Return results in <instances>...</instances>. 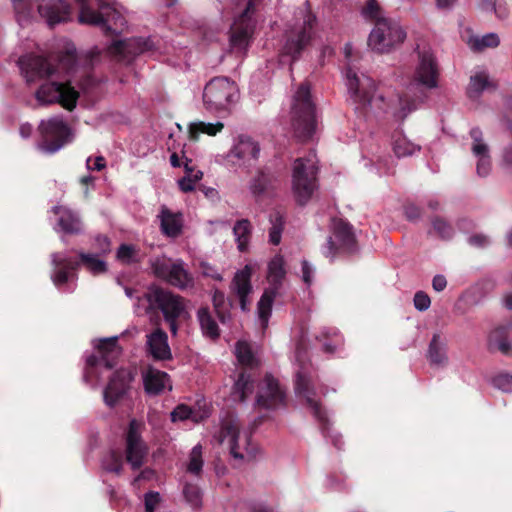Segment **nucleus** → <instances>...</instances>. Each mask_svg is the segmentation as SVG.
Listing matches in <instances>:
<instances>
[{
  "instance_id": "nucleus-1",
  "label": "nucleus",
  "mask_w": 512,
  "mask_h": 512,
  "mask_svg": "<svg viewBox=\"0 0 512 512\" xmlns=\"http://www.w3.org/2000/svg\"><path fill=\"white\" fill-rule=\"evenodd\" d=\"M18 22L24 23L43 19L48 26L67 22L71 17V8L64 0H11Z\"/></svg>"
},
{
  "instance_id": "nucleus-2",
  "label": "nucleus",
  "mask_w": 512,
  "mask_h": 512,
  "mask_svg": "<svg viewBox=\"0 0 512 512\" xmlns=\"http://www.w3.org/2000/svg\"><path fill=\"white\" fill-rule=\"evenodd\" d=\"M345 83L357 111L366 115L385 109L384 96L377 91L374 80L357 72L350 63L345 70Z\"/></svg>"
},
{
  "instance_id": "nucleus-3",
  "label": "nucleus",
  "mask_w": 512,
  "mask_h": 512,
  "mask_svg": "<svg viewBox=\"0 0 512 512\" xmlns=\"http://www.w3.org/2000/svg\"><path fill=\"white\" fill-rule=\"evenodd\" d=\"M137 307L143 308L145 313L161 310L173 335H176L178 330L176 320L185 313L183 298L158 286H150L143 296L138 298Z\"/></svg>"
},
{
  "instance_id": "nucleus-4",
  "label": "nucleus",
  "mask_w": 512,
  "mask_h": 512,
  "mask_svg": "<svg viewBox=\"0 0 512 512\" xmlns=\"http://www.w3.org/2000/svg\"><path fill=\"white\" fill-rule=\"evenodd\" d=\"M80 4L78 21L100 27L105 33L120 32L126 21L114 4L106 0H76Z\"/></svg>"
},
{
  "instance_id": "nucleus-5",
  "label": "nucleus",
  "mask_w": 512,
  "mask_h": 512,
  "mask_svg": "<svg viewBox=\"0 0 512 512\" xmlns=\"http://www.w3.org/2000/svg\"><path fill=\"white\" fill-rule=\"evenodd\" d=\"M263 0H238L235 7V19L231 26L230 46L233 52L244 54L249 47L255 28V13Z\"/></svg>"
},
{
  "instance_id": "nucleus-6",
  "label": "nucleus",
  "mask_w": 512,
  "mask_h": 512,
  "mask_svg": "<svg viewBox=\"0 0 512 512\" xmlns=\"http://www.w3.org/2000/svg\"><path fill=\"white\" fill-rule=\"evenodd\" d=\"M290 122L294 136L301 141L311 138L315 132V105L307 84H301L293 96Z\"/></svg>"
},
{
  "instance_id": "nucleus-7",
  "label": "nucleus",
  "mask_w": 512,
  "mask_h": 512,
  "mask_svg": "<svg viewBox=\"0 0 512 512\" xmlns=\"http://www.w3.org/2000/svg\"><path fill=\"white\" fill-rule=\"evenodd\" d=\"M318 160L314 151L297 158L292 169V192L296 202L306 204L317 189Z\"/></svg>"
},
{
  "instance_id": "nucleus-8",
  "label": "nucleus",
  "mask_w": 512,
  "mask_h": 512,
  "mask_svg": "<svg viewBox=\"0 0 512 512\" xmlns=\"http://www.w3.org/2000/svg\"><path fill=\"white\" fill-rule=\"evenodd\" d=\"M75 61V55L73 53H67L61 58L59 68L55 69L44 57L25 55L19 58L18 64L26 81L32 83L43 78L52 77L54 74L59 73L60 68L70 72L73 69Z\"/></svg>"
},
{
  "instance_id": "nucleus-9",
  "label": "nucleus",
  "mask_w": 512,
  "mask_h": 512,
  "mask_svg": "<svg viewBox=\"0 0 512 512\" xmlns=\"http://www.w3.org/2000/svg\"><path fill=\"white\" fill-rule=\"evenodd\" d=\"M285 275L284 259L281 255H276L268 263L267 281L269 287L265 289L257 305V314L262 328H266L268 325L273 301Z\"/></svg>"
},
{
  "instance_id": "nucleus-10",
  "label": "nucleus",
  "mask_w": 512,
  "mask_h": 512,
  "mask_svg": "<svg viewBox=\"0 0 512 512\" xmlns=\"http://www.w3.org/2000/svg\"><path fill=\"white\" fill-rule=\"evenodd\" d=\"M406 33L398 22L383 18L378 20L368 37V46L376 52H389L404 42Z\"/></svg>"
},
{
  "instance_id": "nucleus-11",
  "label": "nucleus",
  "mask_w": 512,
  "mask_h": 512,
  "mask_svg": "<svg viewBox=\"0 0 512 512\" xmlns=\"http://www.w3.org/2000/svg\"><path fill=\"white\" fill-rule=\"evenodd\" d=\"M238 88L236 84L227 77H215L205 86L203 102L207 110L221 111L237 100Z\"/></svg>"
},
{
  "instance_id": "nucleus-12",
  "label": "nucleus",
  "mask_w": 512,
  "mask_h": 512,
  "mask_svg": "<svg viewBox=\"0 0 512 512\" xmlns=\"http://www.w3.org/2000/svg\"><path fill=\"white\" fill-rule=\"evenodd\" d=\"M117 340V337H110L97 341L95 347L99 355H91L87 358L84 374L86 382L91 383L92 378L97 376L101 368L110 370L116 365V360L121 354V348Z\"/></svg>"
},
{
  "instance_id": "nucleus-13",
  "label": "nucleus",
  "mask_w": 512,
  "mask_h": 512,
  "mask_svg": "<svg viewBox=\"0 0 512 512\" xmlns=\"http://www.w3.org/2000/svg\"><path fill=\"white\" fill-rule=\"evenodd\" d=\"M38 130L41 135L38 148L45 153L53 154L59 151L70 140L71 130L62 117L42 120Z\"/></svg>"
},
{
  "instance_id": "nucleus-14",
  "label": "nucleus",
  "mask_w": 512,
  "mask_h": 512,
  "mask_svg": "<svg viewBox=\"0 0 512 512\" xmlns=\"http://www.w3.org/2000/svg\"><path fill=\"white\" fill-rule=\"evenodd\" d=\"M240 424L233 415H227L221 421L219 431L214 435L220 444L226 443L231 455L236 459H250L254 457V448L250 447L248 438H245L243 445L239 444Z\"/></svg>"
},
{
  "instance_id": "nucleus-15",
  "label": "nucleus",
  "mask_w": 512,
  "mask_h": 512,
  "mask_svg": "<svg viewBox=\"0 0 512 512\" xmlns=\"http://www.w3.org/2000/svg\"><path fill=\"white\" fill-rule=\"evenodd\" d=\"M152 273L169 284L185 289L193 285L192 275L185 269L182 260L172 261L164 256L150 259Z\"/></svg>"
},
{
  "instance_id": "nucleus-16",
  "label": "nucleus",
  "mask_w": 512,
  "mask_h": 512,
  "mask_svg": "<svg viewBox=\"0 0 512 512\" xmlns=\"http://www.w3.org/2000/svg\"><path fill=\"white\" fill-rule=\"evenodd\" d=\"M35 97L41 105L59 103L71 111L76 106L78 92L70 85V80L50 81L40 86Z\"/></svg>"
},
{
  "instance_id": "nucleus-17",
  "label": "nucleus",
  "mask_w": 512,
  "mask_h": 512,
  "mask_svg": "<svg viewBox=\"0 0 512 512\" xmlns=\"http://www.w3.org/2000/svg\"><path fill=\"white\" fill-rule=\"evenodd\" d=\"M295 393L303 398L306 405L313 412L314 417L321 423H327V417L323 411L320 402L316 398L315 380L308 366H301L296 372L294 381Z\"/></svg>"
},
{
  "instance_id": "nucleus-18",
  "label": "nucleus",
  "mask_w": 512,
  "mask_h": 512,
  "mask_svg": "<svg viewBox=\"0 0 512 512\" xmlns=\"http://www.w3.org/2000/svg\"><path fill=\"white\" fill-rule=\"evenodd\" d=\"M142 424L133 419L126 434V461L132 469H139L144 464L148 447L141 437Z\"/></svg>"
},
{
  "instance_id": "nucleus-19",
  "label": "nucleus",
  "mask_w": 512,
  "mask_h": 512,
  "mask_svg": "<svg viewBox=\"0 0 512 512\" xmlns=\"http://www.w3.org/2000/svg\"><path fill=\"white\" fill-rule=\"evenodd\" d=\"M155 47L152 39L131 38L115 41L107 47V53L118 61H131L135 56L151 51Z\"/></svg>"
},
{
  "instance_id": "nucleus-20",
  "label": "nucleus",
  "mask_w": 512,
  "mask_h": 512,
  "mask_svg": "<svg viewBox=\"0 0 512 512\" xmlns=\"http://www.w3.org/2000/svg\"><path fill=\"white\" fill-rule=\"evenodd\" d=\"M334 238L339 243V247L335 244L333 238L329 237L326 244L322 247V254L326 258L334 259L339 249L348 253L356 250L355 236L352 227L348 223L340 220L334 224Z\"/></svg>"
},
{
  "instance_id": "nucleus-21",
  "label": "nucleus",
  "mask_w": 512,
  "mask_h": 512,
  "mask_svg": "<svg viewBox=\"0 0 512 512\" xmlns=\"http://www.w3.org/2000/svg\"><path fill=\"white\" fill-rule=\"evenodd\" d=\"M314 21L315 18L312 15L306 14L302 24L292 28L287 33V40L283 51L291 56L293 60L297 59L301 51L309 43Z\"/></svg>"
},
{
  "instance_id": "nucleus-22",
  "label": "nucleus",
  "mask_w": 512,
  "mask_h": 512,
  "mask_svg": "<svg viewBox=\"0 0 512 512\" xmlns=\"http://www.w3.org/2000/svg\"><path fill=\"white\" fill-rule=\"evenodd\" d=\"M286 394L278 381L270 375L265 376L256 398V405L267 410H276L285 406Z\"/></svg>"
},
{
  "instance_id": "nucleus-23",
  "label": "nucleus",
  "mask_w": 512,
  "mask_h": 512,
  "mask_svg": "<svg viewBox=\"0 0 512 512\" xmlns=\"http://www.w3.org/2000/svg\"><path fill=\"white\" fill-rule=\"evenodd\" d=\"M135 377V370L120 369L117 370L108 385L104 389L103 398L106 405L113 407L126 394L130 383Z\"/></svg>"
},
{
  "instance_id": "nucleus-24",
  "label": "nucleus",
  "mask_w": 512,
  "mask_h": 512,
  "mask_svg": "<svg viewBox=\"0 0 512 512\" xmlns=\"http://www.w3.org/2000/svg\"><path fill=\"white\" fill-rule=\"evenodd\" d=\"M438 67L434 55L429 51L419 52V62L413 80L428 89L437 87Z\"/></svg>"
},
{
  "instance_id": "nucleus-25",
  "label": "nucleus",
  "mask_w": 512,
  "mask_h": 512,
  "mask_svg": "<svg viewBox=\"0 0 512 512\" xmlns=\"http://www.w3.org/2000/svg\"><path fill=\"white\" fill-rule=\"evenodd\" d=\"M470 137L473 141L471 151L473 155L478 158L476 172L480 177H486L491 171L489 146L485 143L483 139V132L478 127H474L470 130Z\"/></svg>"
},
{
  "instance_id": "nucleus-26",
  "label": "nucleus",
  "mask_w": 512,
  "mask_h": 512,
  "mask_svg": "<svg viewBox=\"0 0 512 512\" xmlns=\"http://www.w3.org/2000/svg\"><path fill=\"white\" fill-rule=\"evenodd\" d=\"M51 261L55 268H57L51 276L54 285L57 287H60L72 279L74 276L73 271L77 269L80 264L79 261L64 253H53L51 255Z\"/></svg>"
},
{
  "instance_id": "nucleus-27",
  "label": "nucleus",
  "mask_w": 512,
  "mask_h": 512,
  "mask_svg": "<svg viewBox=\"0 0 512 512\" xmlns=\"http://www.w3.org/2000/svg\"><path fill=\"white\" fill-rule=\"evenodd\" d=\"M251 276L252 269L246 265L235 274L231 283V291L238 297L242 311H247L250 305L248 296L252 292Z\"/></svg>"
},
{
  "instance_id": "nucleus-28",
  "label": "nucleus",
  "mask_w": 512,
  "mask_h": 512,
  "mask_svg": "<svg viewBox=\"0 0 512 512\" xmlns=\"http://www.w3.org/2000/svg\"><path fill=\"white\" fill-rule=\"evenodd\" d=\"M146 346L149 354L156 360H169L172 358L168 336L160 328L155 329L146 336Z\"/></svg>"
},
{
  "instance_id": "nucleus-29",
  "label": "nucleus",
  "mask_w": 512,
  "mask_h": 512,
  "mask_svg": "<svg viewBox=\"0 0 512 512\" xmlns=\"http://www.w3.org/2000/svg\"><path fill=\"white\" fill-rule=\"evenodd\" d=\"M260 153V146L258 142L250 136H239L236 144L229 152L230 158H236L243 163H250L258 159Z\"/></svg>"
},
{
  "instance_id": "nucleus-30",
  "label": "nucleus",
  "mask_w": 512,
  "mask_h": 512,
  "mask_svg": "<svg viewBox=\"0 0 512 512\" xmlns=\"http://www.w3.org/2000/svg\"><path fill=\"white\" fill-rule=\"evenodd\" d=\"M52 211L58 215L57 226L65 234H80L83 230L79 215L65 206H54Z\"/></svg>"
},
{
  "instance_id": "nucleus-31",
  "label": "nucleus",
  "mask_w": 512,
  "mask_h": 512,
  "mask_svg": "<svg viewBox=\"0 0 512 512\" xmlns=\"http://www.w3.org/2000/svg\"><path fill=\"white\" fill-rule=\"evenodd\" d=\"M145 391L150 395H158L165 389L171 390L172 384L166 372L149 368L143 376Z\"/></svg>"
},
{
  "instance_id": "nucleus-32",
  "label": "nucleus",
  "mask_w": 512,
  "mask_h": 512,
  "mask_svg": "<svg viewBox=\"0 0 512 512\" xmlns=\"http://www.w3.org/2000/svg\"><path fill=\"white\" fill-rule=\"evenodd\" d=\"M161 232L171 238L178 237L182 232L183 218L181 213H174L166 206H162L158 214Z\"/></svg>"
},
{
  "instance_id": "nucleus-33",
  "label": "nucleus",
  "mask_w": 512,
  "mask_h": 512,
  "mask_svg": "<svg viewBox=\"0 0 512 512\" xmlns=\"http://www.w3.org/2000/svg\"><path fill=\"white\" fill-rule=\"evenodd\" d=\"M428 359L432 365L444 367L448 363L447 341L440 333H435L429 344Z\"/></svg>"
},
{
  "instance_id": "nucleus-34",
  "label": "nucleus",
  "mask_w": 512,
  "mask_h": 512,
  "mask_svg": "<svg viewBox=\"0 0 512 512\" xmlns=\"http://www.w3.org/2000/svg\"><path fill=\"white\" fill-rule=\"evenodd\" d=\"M467 44L475 52L483 51L487 48H496L500 44V38L496 33H487L482 36L471 35L467 39Z\"/></svg>"
},
{
  "instance_id": "nucleus-35",
  "label": "nucleus",
  "mask_w": 512,
  "mask_h": 512,
  "mask_svg": "<svg viewBox=\"0 0 512 512\" xmlns=\"http://www.w3.org/2000/svg\"><path fill=\"white\" fill-rule=\"evenodd\" d=\"M203 465V447L201 444H197L189 452L185 469L191 476L200 477Z\"/></svg>"
},
{
  "instance_id": "nucleus-36",
  "label": "nucleus",
  "mask_w": 512,
  "mask_h": 512,
  "mask_svg": "<svg viewBox=\"0 0 512 512\" xmlns=\"http://www.w3.org/2000/svg\"><path fill=\"white\" fill-rule=\"evenodd\" d=\"M251 223L247 219L238 220L233 227V234L239 251L245 252L251 237Z\"/></svg>"
},
{
  "instance_id": "nucleus-37",
  "label": "nucleus",
  "mask_w": 512,
  "mask_h": 512,
  "mask_svg": "<svg viewBox=\"0 0 512 512\" xmlns=\"http://www.w3.org/2000/svg\"><path fill=\"white\" fill-rule=\"evenodd\" d=\"M254 383L251 380L250 375L246 373H241L234 383L232 390V397L234 400H238L243 402L246 398L253 392Z\"/></svg>"
},
{
  "instance_id": "nucleus-38",
  "label": "nucleus",
  "mask_w": 512,
  "mask_h": 512,
  "mask_svg": "<svg viewBox=\"0 0 512 512\" xmlns=\"http://www.w3.org/2000/svg\"><path fill=\"white\" fill-rule=\"evenodd\" d=\"M197 318L201 330L205 336L215 339L219 336V328L216 321L211 316L208 308L202 307L197 312Z\"/></svg>"
},
{
  "instance_id": "nucleus-39",
  "label": "nucleus",
  "mask_w": 512,
  "mask_h": 512,
  "mask_svg": "<svg viewBox=\"0 0 512 512\" xmlns=\"http://www.w3.org/2000/svg\"><path fill=\"white\" fill-rule=\"evenodd\" d=\"M393 150L397 157L411 156L420 150V146L411 142L406 136L397 133L393 138Z\"/></svg>"
},
{
  "instance_id": "nucleus-40",
  "label": "nucleus",
  "mask_w": 512,
  "mask_h": 512,
  "mask_svg": "<svg viewBox=\"0 0 512 512\" xmlns=\"http://www.w3.org/2000/svg\"><path fill=\"white\" fill-rule=\"evenodd\" d=\"M224 128V124L220 121L215 123H206L203 121L191 123L189 126V133L191 138L197 139L200 133H205L209 136H215L221 132Z\"/></svg>"
},
{
  "instance_id": "nucleus-41",
  "label": "nucleus",
  "mask_w": 512,
  "mask_h": 512,
  "mask_svg": "<svg viewBox=\"0 0 512 512\" xmlns=\"http://www.w3.org/2000/svg\"><path fill=\"white\" fill-rule=\"evenodd\" d=\"M492 85L489 76L486 72H479L471 76L467 88V93L470 98H475L480 95L486 88Z\"/></svg>"
},
{
  "instance_id": "nucleus-42",
  "label": "nucleus",
  "mask_w": 512,
  "mask_h": 512,
  "mask_svg": "<svg viewBox=\"0 0 512 512\" xmlns=\"http://www.w3.org/2000/svg\"><path fill=\"white\" fill-rule=\"evenodd\" d=\"M208 414L204 412L203 414H200L199 412L193 410L189 406L185 404L178 405L172 412H171V420L173 422L176 421H184L187 419H191L194 422H199L203 420L205 417H207Z\"/></svg>"
},
{
  "instance_id": "nucleus-43",
  "label": "nucleus",
  "mask_w": 512,
  "mask_h": 512,
  "mask_svg": "<svg viewBox=\"0 0 512 512\" xmlns=\"http://www.w3.org/2000/svg\"><path fill=\"white\" fill-rule=\"evenodd\" d=\"M274 176L260 172L250 183V191L252 194L258 196L266 192L269 188L273 186Z\"/></svg>"
},
{
  "instance_id": "nucleus-44",
  "label": "nucleus",
  "mask_w": 512,
  "mask_h": 512,
  "mask_svg": "<svg viewBox=\"0 0 512 512\" xmlns=\"http://www.w3.org/2000/svg\"><path fill=\"white\" fill-rule=\"evenodd\" d=\"M81 262L94 275L104 273L107 269L106 262L101 260L97 255L90 253H79Z\"/></svg>"
},
{
  "instance_id": "nucleus-45",
  "label": "nucleus",
  "mask_w": 512,
  "mask_h": 512,
  "mask_svg": "<svg viewBox=\"0 0 512 512\" xmlns=\"http://www.w3.org/2000/svg\"><path fill=\"white\" fill-rule=\"evenodd\" d=\"M235 355L237 360L245 366H254L256 364L255 356L250 345L245 341H238L235 346Z\"/></svg>"
},
{
  "instance_id": "nucleus-46",
  "label": "nucleus",
  "mask_w": 512,
  "mask_h": 512,
  "mask_svg": "<svg viewBox=\"0 0 512 512\" xmlns=\"http://www.w3.org/2000/svg\"><path fill=\"white\" fill-rule=\"evenodd\" d=\"M183 495L187 503L192 507L198 508L202 504V493L196 483L186 482L183 487Z\"/></svg>"
},
{
  "instance_id": "nucleus-47",
  "label": "nucleus",
  "mask_w": 512,
  "mask_h": 512,
  "mask_svg": "<svg viewBox=\"0 0 512 512\" xmlns=\"http://www.w3.org/2000/svg\"><path fill=\"white\" fill-rule=\"evenodd\" d=\"M101 463L102 468L105 471L115 473L116 475L119 473L123 465L121 455L115 451H110L105 454Z\"/></svg>"
},
{
  "instance_id": "nucleus-48",
  "label": "nucleus",
  "mask_w": 512,
  "mask_h": 512,
  "mask_svg": "<svg viewBox=\"0 0 512 512\" xmlns=\"http://www.w3.org/2000/svg\"><path fill=\"white\" fill-rule=\"evenodd\" d=\"M225 303V295L223 292L216 290L213 294V305L220 321L225 324L230 320V313L223 309Z\"/></svg>"
},
{
  "instance_id": "nucleus-49",
  "label": "nucleus",
  "mask_w": 512,
  "mask_h": 512,
  "mask_svg": "<svg viewBox=\"0 0 512 512\" xmlns=\"http://www.w3.org/2000/svg\"><path fill=\"white\" fill-rule=\"evenodd\" d=\"M432 226H433V230L442 239H445V240L451 239L454 234V230H453L452 226L448 222H446L445 220H443L441 218H435L432 221Z\"/></svg>"
},
{
  "instance_id": "nucleus-50",
  "label": "nucleus",
  "mask_w": 512,
  "mask_h": 512,
  "mask_svg": "<svg viewBox=\"0 0 512 512\" xmlns=\"http://www.w3.org/2000/svg\"><path fill=\"white\" fill-rule=\"evenodd\" d=\"M501 329L495 330L490 336V345L496 347L503 354H508L512 350L511 343L506 338H500Z\"/></svg>"
},
{
  "instance_id": "nucleus-51",
  "label": "nucleus",
  "mask_w": 512,
  "mask_h": 512,
  "mask_svg": "<svg viewBox=\"0 0 512 512\" xmlns=\"http://www.w3.org/2000/svg\"><path fill=\"white\" fill-rule=\"evenodd\" d=\"M362 14L365 18L374 20L375 23L380 19L386 18L375 0H368L366 6L362 10Z\"/></svg>"
},
{
  "instance_id": "nucleus-52",
  "label": "nucleus",
  "mask_w": 512,
  "mask_h": 512,
  "mask_svg": "<svg viewBox=\"0 0 512 512\" xmlns=\"http://www.w3.org/2000/svg\"><path fill=\"white\" fill-rule=\"evenodd\" d=\"M137 251L133 245L122 244L117 251V258L125 263L130 264L136 262Z\"/></svg>"
},
{
  "instance_id": "nucleus-53",
  "label": "nucleus",
  "mask_w": 512,
  "mask_h": 512,
  "mask_svg": "<svg viewBox=\"0 0 512 512\" xmlns=\"http://www.w3.org/2000/svg\"><path fill=\"white\" fill-rule=\"evenodd\" d=\"M495 388L505 392L512 393V375L508 373H501L495 376L492 380Z\"/></svg>"
},
{
  "instance_id": "nucleus-54",
  "label": "nucleus",
  "mask_w": 512,
  "mask_h": 512,
  "mask_svg": "<svg viewBox=\"0 0 512 512\" xmlns=\"http://www.w3.org/2000/svg\"><path fill=\"white\" fill-rule=\"evenodd\" d=\"M399 104L400 109L397 112L396 116L400 120H404L410 112L414 111L417 108L415 101H410L407 95L399 98Z\"/></svg>"
},
{
  "instance_id": "nucleus-55",
  "label": "nucleus",
  "mask_w": 512,
  "mask_h": 512,
  "mask_svg": "<svg viewBox=\"0 0 512 512\" xmlns=\"http://www.w3.org/2000/svg\"><path fill=\"white\" fill-rule=\"evenodd\" d=\"M161 502V496L158 492L149 491L144 496L145 512H155L156 507Z\"/></svg>"
},
{
  "instance_id": "nucleus-56",
  "label": "nucleus",
  "mask_w": 512,
  "mask_h": 512,
  "mask_svg": "<svg viewBox=\"0 0 512 512\" xmlns=\"http://www.w3.org/2000/svg\"><path fill=\"white\" fill-rule=\"evenodd\" d=\"M413 302L415 308L421 312L426 311L431 305L430 297L423 291L415 293Z\"/></svg>"
},
{
  "instance_id": "nucleus-57",
  "label": "nucleus",
  "mask_w": 512,
  "mask_h": 512,
  "mask_svg": "<svg viewBox=\"0 0 512 512\" xmlns=\"http://www.w3.org/2000/svg\"><path fill=\"white\" fill-rule=\"evenodd\" d=\"M185 177L200 180L203 176L202 171L196 170L192 164V160L185 157L184 163Z\"/></svg>"
},
{
  "instance_id": "nucleus-58",
  "label": "nucleus",
  "mask_w": 512,
  "mask_h": 512,
  "mask_svg": "<svg viewBox=\"0 0 512 512\" xmlns=\"http://www.w3.org/2000/svg\"><path fill=\"white\" fill-rule=\"evenodd\" d=\"M281 232L282 227L281 224H273L272 228L269 231V241L273 245H278L281 241Z\"/></svg>"
},
{
  "instance_id": "nucleus-59",
  "label": "nucleus",
  "mask_w": 512,
  "mask_h": 512,
  "mask_svg": "<svg viewBox=\"0 0 512 512\" xmlns=\"http://www.w3.org/2000/svg\"><path fill=\"white\" fill-rule=\"evenodd\" d=\"M313 273H314V269L309 264V262L306 260H303V262H302V279L307 285H310L312 283Z\"/></svg>"
},
{
  "instance_id": "nucleus-60",
  "label": "nucleus",
  "mask_w": 512,
  "mask_h": 512,
  "mask_svg": "<svg viewBox=\"0 0 512 512\" xmlns=\"http://www.w3.org/2000/svg\"><path fill=\"white\" fill-rule=\"evenodd\" d=\"M91 160H92L91 157H88L86 160V167L88 170L101 171L106 166V161H105L104 157H102V156L96 157L93 165L91 164Z\"/></svg>"
},
{
  "instance_id": "nucleus-61",
  "label": "nucleus",
  "mask_w": 512,
  "mask_h": 512,
  "mask_svg": "<svg viewBox=\"0 0 512 512\" xmlns=\"http://www.w3.org/2000/svg\"><path fill=\"white\" fill-rule=\"evenodd\" d=\"M501 162L505 167H512V144H508L503 148Z\"/></svg>"
},
{
  "instance_id": "nucleus-62",
  "label": "nucleus",
  "mask_w": 512,
  "mask_h": 512,
  "mask_svg": "<svg viewBox=\"0 0 512 512\" xmlns=\"http://www.w3.org/2000/svg\"><path fill=\"white\" fill-rule=\"evenodd\" d=\"M198 180L189 177H183L178 181V185L183 192H190L194 190L195 184Z\"/></svg>"
},
{
  "instance_id": "nucleus-63",
  "label": "nucleus",
  "mask_w": 512,
  "mask_h": 512,
  "mask_svg": "<svg viewBox=\"0 0 512 512\" xmlns=\"http://www.w3.org/2000/svg\"><path fill=\"white\" fill-rule=\"evenodd\" d=\"M95 242L101 253L105 254L110 251V241L107 236L98 235Z\"/></svg>"
},
{
  "instance_id": "nucleus-64",
  "label": "nucleus",
  "mask_w": 512,
  "mask_h": 512,
  "mask_svg": "<svg viewBox=\"0 0 512 512\" xmlns=\"http://www.w3.org/2000/svg\"><path fill=\"white\" fill-rule=\"evenodd\" d=\"M468 242L476 247H484L489 244V239L485 235L477 234L469 237Z\"/></svg>"
}]
</instances>
